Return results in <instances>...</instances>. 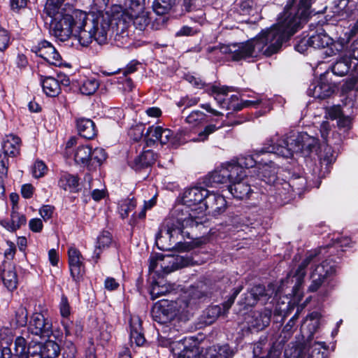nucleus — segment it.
I'll return each instance as SVG.
<instances>
[{"instance_id":"1","label":"nucleus","mask_w":358,"mask_h":358,"mask_svg":"<svg viewBox=\"0 0 358 358\" xmlns=\"http://www.w3.org/2000/svg\"><path fill=\"white\" fill-rule=\"evenodd\" d=\"M206 196L207 189L201 187L185 189L179 194L171 216L164 221L156 236L159 249L170 250L174 247L171 242L178 239V236H182L185 228L199 225L196 223L199 220L197 215H200V207Z\"/></svg>"},{"instance_id":"2","label":"nucleus","mask_w":358,"mask_h":358,"mask_svg":"<svg viewBox=\"0 0 358 358\" xmlns=\"http://www.w3.org/2000/svg\"><path fill=\"white\" fill-rule=\"evenodd\" d=\"M61 5L55 0H48L45 6L44 11L51 19L50 33L61 41L72 36L81 45L88 46L92 43L94 18L88 19L87 12L81 10L64 13Z\"/></svg>"},{"instance_id":"3","label":"nucleus","mask_w":358,"mask_h":358,"mask_svg":"<svg viewBox=\"0 0 358 358\" xmlns=\"http://www.w3.org/2000/svg\"><path fill=\"white\" fill-rule=\"evenodd\" d=\"M289 38L286 33L275 24L245 42L222 45L220 48L209 47L207 52L210 53L219 50L233 61L257 59L278 53Z\"/></svg>"},{"instance_id":"4","label":"nucleus","mask_w":358,"mask_h":358,"mask_svg":"<svg viewBox=\"0 0 358 358\" xmlns=\"http://www.w3.org/2000/svg\"><path fill=\"white\" fill-rule=\"evenodd\" d=\"M322 248L307 252L301 262L287 274V282L293 283L294 294H297L304 282L306 268L310 267V284L308 291L315 292L319 290L326 280L336 273L334 263L327 259L323 260L321 256Z\"/></svg>"},{"instance_id":"5","label":"nucleus","mask_w":358,"mask_h":358,"mask_svg":"<svg viewBox=\"0 0 358 358\" xmlns=\"http://www.w3.org/2000/svg\"><path fill=\"white\" fill-rule=\"evenodd\" d=\"M109 0H91L90 11L87 13L88 19L94 18V28L92 33V42L94 40L102 45L107 43L109 33L113 25L117 24L124 14L121 5H113L109 10L103 11Z\"/></svg>"},{"instance_id":"6","label":"nucleus","mask_w":358,"mask_h":358,"mask_svg":"<svg viewBox=\"0 0 358 358\" xmlns=\"http://www.w3.org/2000/svg\"><path fill=\"white\" fill-rule=\"evenodd\" d=\"M270 147L264 148L262 152H275L276 155L284 158H290L294 154L302 152L308 155L310 152H317L318 140L307 133L292 132L288 135L279 138L278 134L269 138Z\"/></svg>"},{"instance_id":"7","label":"nucleus","mask_w":358,"mask_h":358,"mask_svg":"<svg viewBox=\"0 0 358 358\" xmlns=\"http://www.w3.org/2000/svg\"><path fill=\"white\" fill-rule=\"evenodd\" d=\"M318 315H307L302 326L301 332L303 336L306 330L309 331L306 341L296 348H287L285 350L286 358H299L308 352L309 358H325L327 346L323 342L313 341V333L319 327Z\"/></svg>"},{"instance_id":"8","label":"nucleus","mask_w":358,"mask_h":358,"mask_svg":"<svg viewBox=\"0 0 358 358\" xmlns=\"http://www.w3.org/2000/svg\"><path fill=\"white\" fill-rule=\"evenodd\" d=\"M315 0H288L284 12L276 23L290 38L311 13L310 7Z\"/></svg>"},{"instance_id":"9","label":"nucleus","mask_w":358,"mask_h":358,"mask_svg":"<svg viewBox=\"0 0 358 358\" xmlns=\"http://www.w3.org/2000/svg\"><path fill=\"white\" fill-rule=\"evenodd\" d=\"M357 82V78H353L348 82L343 90H349V92L346 97L342 100L344 108L341 109V106H334L328 109V115L331 119H338L343 114L352 113V109L357 105L358 92L357 90H353Z\"/></svg>"},{"instance_id":"10","label":"nucleus","mask_w":358,"mask_h":358,"mask_svg":"<svg viewBox=\"0 0 358 358\" xmlns=\"http://www.w3.org/2000/svg\"><path fill=\"white\" fill-rule=\"evenodd\" d=\"M190 260L183 256H177L176 257L170 256H164L162 254H156L150 259V271H154L160 266L164 272L168 273L179 268L188 266Z\"/></svg>"},{"instance_id":"11","label":"nucleus","mask_w":358,"mask_h":358,"mask_svg":"<svg viewBox=\"0 0 358 358\" xmlns=\"http://www.w3.org/2000/svg\"><path fill=\"white\" fill-rule=\"evenodd\" d=\"M329 73H322L309 85L307 93L309 96L319 99L329 97L334 92L335 85L330 81Z\"/></svg>"},{"instance_id":"12","label":"nucleus","mask_w":358,"mask_h":358,"mask_svg":"<svg viewBox=\"0 0 358 358\" xmlns=\"http://www.w3.org/2000/svg\"><path fill=\"white\" fill-rule=\"evenodd\" d=\"M227 207V201L224 197L220 194L209 192L207 190V196H205L203 203L200 207V215H197L196 223L203 224L206 222V212L210 208L215 213H223Z\"/></svg>"},{"instance_id":"13","label":"nucleus","mask_w":358,"mask_h":358,"mask_svg":"<svg viewBox=\"0 0 358 358\" xmlns=\"http://www.w3.org/2000/svg\"><path fill=\"white\" fill-rule=\"evenodd\" d=\"M145 135L148 140L152 142L159 141L161 144L173 147H176L178 145L179 139L173 132L169 129L160 126L149 127Z\"/></svg>"},{"instance_id":"14","label":"nucleus","mask_w":358,"mask_h":358,"mask_svg":"<svg viewBox=\"0 0 358 358\" xmlns=\"http://www.w3.org/2000/svg\"><path fill=\"white\" fill-rule=\"evenodd\" d=\"M273 189L275 194L281 197L282 199H288V195L294 190L301 191L303 189L306 185V180L304 178L299 177L287 182L282 179L277 178L272 182Z\"/></svg>"},{"instance_id":"15","label":"nucleus","mask_w":358,"mask_h":358,"mask_svg":"<svg viewBox=\"0 0 358 358\" xmlns=\"http://www.w3.org/2000/svg\"><path fill=\"white\" fill-rule=\"evenodd\" d=\"M38 57H42L48 63L59 66L61 64V57L56 49L47 41H42L31 48Z\"/></svg>"},{"instance_id":"16","label":"nucleus","mask_w":358,"mask_h":358,"mask_svg":"<svg viewBox=\"0 0 358 358\" xmlns=\"http://www.w3.org/2000/svg\"><path fill=\"white\" fill-rule=\"evenodd\" d=\"M274 292L275 290L273 284H269L267 288L260 285H255L247 293L244 303L245 306H253L256 304L257 301L262 300L263 302H265Z\"/></svg>"},{"instance_id":"17","label":"nucleus","mask_w":358,"mask_h":358,"mask_svg":"<svg viewBox=\"0 0 358 358\" xmlns=\"http://www.w3.org/2000/svg\"><path fill=\"white\" fill-rule=\"evenodd\" d=\"M313 48L322 49L330 47L331 54L334 53V48L336 51H340L343 46L338 43H334L332 38L327 34L323 29L318 30L315 34L310 36Z\"/></svg>"},{"instance_id":"18","label":"nucleus","mask_w":358,"mask_h":358,"mask_svg":"<svg viewBox=\"0 0 358 358\" xmlns=\"http://www.w3.org/2000/svg\"><path fill=\"white\" fill-rule=\"evenodd\" d=\"M317 155L320 164V169L317 175L319 177H324L329 172L330 166L336 160L335 152L329 145H323Z\"/></svg>"},{"instance_id":"19","label":"nucleus","mask_w":358,"mask_h":358,"mask_svg":"<svg viewBox=\"0 0 358 358\" xmlns=\"http://www.w3.org/2000/svg\"><path fill=\"white\" fill-rule=\"evenodd\" d=\"M69 264L71 275L74 280H78L83 271L82 255L80 252L75 248H70L68 250Z\"/></svg>"},{"instance_id":"20","label":"nucleus","mask_w":358,"mask_h":358,"mask_svg":"<svg viewBox=\"0 0 358 358\" xmlns=\"http://www.w3.org/2000/svg\"><path fill=\"white\" fill-rule=\"evenodd\" d=\"M224 166L227 171L225 173H227L228 181L230 185L240 180H244L249 177L246 170L235 161L226 162Z\"/></svg>"},{"instance_id":"21","label":"nucleus","mask_w":358,"mask_h":358,"mask_svg":"<svg viewBox=\"0 0 358 358\" xmlns=\"http://www.w3.org/2000/svg\"><path fill=\"white\" fill-rule=\"evenodd\" d=\"M51 322L44 317V315H32L29 322V329L32 334L43 335L51 330Z\"/></svg>"},{"instance_id":"22","label":"nucleus","mask_w":358,"mask_h":358,"mask_svg":"<svg viewBox=\"0 0 358 358\" xmlns=\"http://www.w3.org/2000/svg\"><path fill=\"white\" fill-rule=\"evenodd\" d=\"M269 139L267 140L266 143L264 144V147L262 148L259 150L257 151L256 154L254 155H247L245 157H243L238 159L236 163L238 164H240L242 167H243L246 170V173H248V176H249V174L255 173L256 171H254L255 168H258L257 166H255L256 162L257 160V158L259 157V155L260 154H266L268 153V152H262V150L264 148H268L270 147L271 143L268 142ZM272 154H275V152H271Z\"/></svg>"},{"instance_id":"23","label":"nucleus","mask_w":358,"mask_h":358,"mask_svg":"<svg viewBox=\"0 0 358 358\" xmlns=\"http://www.w3.org/2000/svg\"><path fill=\"white\" fill-rule=\"evenodd\" d=\"M20 143L19 137L13 134L7 135L2 143V155L7 157H16L20 154Z\"/></svg>"},{"instance_id":"24","label":"nucleus","mask_w":358,"mask_h":358,"mask_svg":"<svg viewBox=\"0 0 358 358\" xmlns=\"http://www.w3.org/2000/svg\"><path fill=\"white\" fill-rule=\"evenodd\" d=\"M26 217L23 214H21L15 209L13 206L10 214V220H2L0 221L1 225L6 229L10 231H15L20 229L22 225L26 224Z\"/></svg>"},{"instance_id":"25","label":"nucleus","mask_w":358,"mask_h":358,"mask_svg":"<svg viewBox=\"0 0 358 358\" xmlns=\"http://www.w3.org/2000/svg\"><path fill=\"white\" fill-rule=\"evenodd\" d=\"M248 178L244 180H240L231 184L229 186V191L234 197L238 199H248L252 193Z\"/></svg>"},{"instance_id":"26","label":"nucleus","mask_w":358,"mask_h":358,"mask_svg":"<svg viewBox=\"0 0 358 358\" xmlns=\"http://www.w3.org/2000/svg\"><path fill=\"white\" fill-rule=\"evenodd\" d=\"M76 128L78 134L85 138L92 139L96 135L95 124L90 119L78 118L76 120Z\"/></svg>"},{"instance_id":"27","label":"nucleus","mask_w":358,"mask_h":358,"mask_svg":"<svg viewBox=\"0 0 358 358\" xmlns=\"http://www.w3.org/2000/svg\"><path fill=\"white\" fill-rule=\"evenodd\" d=\"M112 243V236L108 231H103L97 237L95 248L92 256V258L95 262H98L103 251L108 249Z\"/></svg>"},{"instance_id":"28","label":"nucleus","mask_w":358,"mask_h":358,"mask_svg":"<svg viewBox=\"0 0 358 358\" xmlns=\"http://www.w3.org/2000/svg\"><path fill=\"white\" fill-rule=\"evenodd\" d=\"M229 92V88L226 86L213 85L209 89V94L214 97L220 107L227 109H229L231 107L227 99Z\"/></svg>"},{"instance_id":"29","label":"nucleus","mask_w":358,"mask_h":358,"mask_svg":"<svg viewBox=\"0 0 358 358\" xmlns=\"http://www.w3.org/2000/svg\"><path fill=\"white\" fill-rule=\"evenodd\" d=\"M36 350L31 351V347L28 348V350L27 351L26 357H33L35 358H41V354L43 353V350H47L50 351L52 350L51 354H48V357L54 358L57 357L59 355V346L57 343L53 341L47 342L44 347L43 348L41 344H38L36 345Z\"/></svg>"},{"instance_id":"30","label":"nucleus","mask_w":358,"mask_h":358,"mask_svg":"<svg viewBox=\"0 0 358 358\" xmlns=\"http://www.w3.org/2000/svg\"><path fill=\"white\" fill-rule=\"evenodd\" d=\"M2 280L4 285L10 291H13L17 288V277L15 266L11 264L4 265L2 272Z\"/></svg>"},{"instance_id":"31","label":"nucleus","mask_w":358,"mask_h":358,"mask_svg":"<svg viewBox=\"0 0 358 358\" xmlns=\"http://www.w3.org/2000/svg\"><path fill=\"white\" fill-rule=\"evenodd\" d=\"M43 90L45 94L51 97H55L59 94L61 88L57 80L52 76L43 77L40 79Z\"/></svg>"},{"instance_id":"32","label":"nucleus","mask_w":358,"mask_h":358,"mask_svg":"<svg viewBox=\"0 0 358 358\" xmlns=\"http://www.w3.org/2000/svg\"><path fill=\"white\" fill-rule=\"evenodd\" d=\"M234 355V350L227 344H225L208 348L205 357L206 358H232Z\"/></svg>"},{"instance_id":"33","label":"nucleus","mask_w":358,"mask_h":358,"mask_svg":"<svg viewBox=\"0 0 358 358\" xmlns=\"http://www.w3.org/2000/svg\"><path fill=\"white\" fill-rule=\"evenodd\" d=\"M354 6L350 0H339L334 10V16L338 20L349 19L353 15L352 8Z\"/></svg>"},{"instance_id":"34","label":"nucleus","mask_w":358,"mask_h":358,"mask_svg":"<svg viewBox=\"0 0 358 358\" xmlns=\"http://www.w3.org/2000/svg\"><path fill=\"white\" fill-rule=\"evenodd\" d=\"M92 148L88 145H80L74 151L76 163L81 166L90 167Z\"/></svg>"},{"instance_id":"35","label":"nucleus","mask_w":358,"mask_h":358,"mask_svg":"<svg viewBox=\"0 0 358 358\" xmlns=\"http://www.w3.org/2000/svg\"><path fill=\"white\" fill-rule=\"evenodd\" d=\"M254 171H256L255 174L266 183L271 184L277 179L275 176L276 171L273 166V164H259L258 168H255Z\"/></svg>"},{"instance_id":"36","label":"nucleus","mask_w":358,"mask_h":358,"mask_svg":"<svg viewBox=\"0 0 358 358\" xmlns=\"http://www.w3.org/2000/svg\"><path fill=\"white\" fill-rule=\"evenodd\" d=\"M155 161V154L152 150H146L135 158L131 166L136 170H139L152 165Z\"/></svg>"},{"instance_id":"37","label":"nucleus","mask_w":358,"mask_h":358,"mask_svg":"<svg viewBox=\"0 0 358 358\" xmlns=\"http://www.w3.org/2000/svg\"><path fill=\"white\" fill-rule=\"evenodd\" d=\"M122 19L124 22H127V20H131L133 22L134 27L140 31L144 30L150 23V17L148 16V13L145 10L139 12V13H131L130 15Z\"/></svg>"},{"instance_id":"38","label":"nucleus","mask_w":358,"mask_h":358,"mask_svg":"<svg viewBox=\"0 0 358 358\" xmlns=\"http://www.w3.org/2000/svg\"><path fill=\"white\" fill-rule=\"evenodd\" d=\"M79 182L77 176L67 173H62L58 181V185L66 191H76Z\"/></svg>"},{"instance_id":"39","label":"nucleus","mask_w":358,"mask_h":358,"mask_svg":"<svg viewBox=\"0 0 358 358\" xmlns=\"http://www.w3.org/2000/svg\"><path fill=\"white\" fill-rule=\"evenodd\" d=\"M350 68V58L348 57H341L332 65L331 71L334 75L344 76L349 72Z\"/></svg>"},{"instance_id":"40","label":"nucleus","mask_w":358,"mask_h":358,"mask_svg":"<svg viewBox=\"0 0 358 358\" xmlns=\"http://www.w3.org/2000/svg\"><path fill=\"white\" fill-rule=\"evenodd\" d=\"M145 0H124V14L120 19L130 15L131 13H139L144 10Z\"/></svg>"},{"instance_id":"41","label":"nucleus","mask_w":358,"mask_h":358,"mask_svg":"<svg viewBox=\"0 0 358 358\" xmlns=\"http://www.w3.org/2000/svg\"><path fill=\"white\" fill-rule=\"evenodd\" d=\"M99 83L94 78H85L80 80L79 90L81 94L87 96L93 94L99 88Z\"/></svg>"},{"instance_id":"42","label":"nucleus","mask_w":358,"mask_h":358,"mask_svg":"<svg viewBox=\"0 0 358 358\" xmlns=\"http://www.w3.org/2000/svg\"><path fill=\"white\" fill-rule=\"evenodd\" d=\"M226 124L224 122H222L219 126H217L215 124H210L206 126L202 131L199 132V134L190 138V141L192 142H204L208 138V136L215 132L217 129L222 128Z\"/></svg>"},{"instance_id":"43","label":"nucleus","mask_w":358,"mask_h":358,"mask_svg":"<svg viewBox=\"0 0 358 358\" xmlns=\"http://www.w3.org/2000/svg\"><path fill=\"white\" fill-rule=\"evenodd\" d=\"M206 121V115L201 110L192 111L185 118V122L192 127L202 125Z\"/></svg>"},{"instance_id":"44","label":"nucleus","mask_w":358,"mask_h":358,"mask_svg":"<svg viewBox=\"0 0 358 358\" xmlns=\"http://www.w3.org/2000/svg\"><path fill=\"white\" fill-rule=\"evenodd\" d=\"M176 0H155L152 4L153 10L159 15L167 13L173 7Z\"/></svg>"},{"instance_id":"45","label":"nucleus","mask_w":358,"mask_h":358,"mask_svg":"<svg viewBox=\"0 0 358 358\" xmlns=\"http://www.w3.org/2000/svg\"><path fill=\"white\" fill-rule=\"evenodd\" d=\"M179 315H152V320L159 327L175 326V321Z\"/></svg>"},{"instance_id":"46","label":"nucleus","mask_w":358,"mask_h":358,"mask_svg":"<svg viewBox=\"0 0 358 358\" xmlns=\"http://www.w3.org/2000/svg\"><path fill=\"white\" fill-rule=\"evenodd\" d=\"M226 168L224 163L217 168L210 176V180L213 183L222 184L229 182L227 173H225Z\"/></svg>"},{"instance_id":"47","label":"nucleus","mask_w":358,"mask_h":358,"mask_svg":"<svg viewBox=\"0 0 358 358\" xmlns=\"http://www.w3.org/2000/svg\"><path fill=\"white\" fill-rule=\"evenodd\" d=\"M106 159L105 150L101 148H96L92 150L90 167H96L100 166Z\"/></svg>"},{"instance_id":"48","label":"nucleus","mask_w":358,"mask_h":358,"mask_svg":"<svg viewBox=\"0 0 358 358\" xmlns=\"http://www.w3.org/2000/svg\"><path fill=\"white\" fill-rule=\"evenodd\" d=\"M136 207V201L132 199L122 200L119 203L118 212L122 218L128 217L129 212Z\"/></svg>"},{"instance_id":"49","label":"nucleus","mask_w":358,"mask_h":358,"mask_svg":"<svg viewBox=\"0 0 358 358\" xmlns=\"http://www.w3.org/2000/svg\"><path fill=\"white\" fill-rule=\"evenodd\" d=\"M217 319V315H199L196 319V329H202L214 323Z\"/></svg>"},{"instance_id":"50","label":"nucleus","mask_w":358,"mask_h":358,"mask_svg":"<svg viewBox=\"0 0 358 358\" xmlns=\"http://www.w3.org/2000/svg\"><path fill=\"white\" fill-rule=\"evenodd\" d=\"M173 304L168 300L162 299L155 303L152 309V313H170Z\"/></svg>"},{"instance_id":"51","label":"nucleus","mask_w":358,"mask_h":358,"mask_svg":"<svg viewBox=\"0 0 358 358\" xmlns=\"http://www.w3.org/2000/svg\"><path fill=\"white\" fill-rule=\"evenodd\" d=\"M257 317L254 322H252L251 327L257 330H262L267 327L270 322L271 315H256Z\"/></svg>"},{"instance_id":"52","label":"nucleus","mask_w":358,"mask_h":358,"mask_svg":"<svg viewBox=\"0 0 358 358\" xmlns=\"http://www.w3.org/2000/svg\"><path fill=\"white\" fill-rule=\"evenodd\" d=\"M15 353L16 356L23 358L27 355L26 340L22 337H17L15 341Z\"/></svg>"},{"instance_id":"53","label":"nucleus","mask_w":358,"mask_h":358,"mask_svg":"<svg viewBox=\"0 0 358 358\" xmlns=\"http://www.w3.org/2000/svg\"><path fill=\"white\" fill-rule=\"evenodd\" d=\"M239 292L240 289H236L233 294V295L231 296L227 299V301H226L222 304V308L220 306H215L213 313H224L225 312L228 311L231 305L234 303V299Z\"/></svg>"},{"instance_id":"54","label":"nucleus","mask_w":358,"mask_h":358,"mask_svg":"<svg viewBox=\"0 0 358 358\" xmlns=\"http://www.w3.org/2000/svg\"><path fill=\"white\" fill-rule=\"evenodd\" d=\"M310 37L298 38L294 46L295 50L300 53H305L308 49L313 48Z\"/></svg>"},{"instance_id":"55","label":"nucleus","mask_w":358,"mask_h":358,"mask_svg":"<svg viewBox=\"0 0 358 358\" xmlns=\"http://www.w3.org/2000/svg\"><path fill=\"white\" fill-rule=\"evenodd\" d=\"M48 169L46 165L42 161H36L32 167V174L36 178H39L45 174Z\"/></svg>"},{"instance_id":"56","label":"nucleus","mask_w":358,"mask_h":358,"mask_svg":"<svg viewBox=\"0 0 358 358\" xmlns=\"http://www.w3.org/2000/svg\"><path fill=\"white\" fill-rule=\"evenodd\" d=\"M11 43L10 36L8 31L4 29H0V52H4Z\"/></svg>"},{"instance_id":"57","label":"nucleus","mask_w":358,"mask_h":358,"mask_svg":"<svg viewBox=\"0 0 358 358\" xmlns=\"http://www.w3.org/2000/svg\"><path fill=\"white\" fill-rule=\"evenodd\" d=\"M130 342L131 344H136L137 346H141L145 340L142 333V330L129 331Z\"/></svg>"},{"instance_id":"58","label":"nucleus","mask_w":358,"mask_h":358,"mask_svg":"<svg viewBox=\"0 0 358 358\" xmlns=\"http://www.w3.org/2000/svg\"><path fill=\"white\" fill-rule=\"evenodd\" d=\"M169 291L170 290L167 286H161L158 283H156L152 287L150 290V295L152 299H155L161 295L166 294V293L169 292Z\"/></svg>"},{"instance_id":"59","label":"nucleus","mask_w":358,"mask_h":358,"mask_svg":"<svg viewBox=\"0 0 358 358\" xmlns=\"http://www.w3.org/2000/svg\"><path fill=\"white\" fill-rule=\"evenodd\" d=\"M129 323V331L142 330V320L139 315H130Z\"/></svg>"},{"instance_id":"60","label":"nucleus","mask_w":358,"mask_h":358,"mask_svg":"<svg viewBox=\"0 0 358 358\" xmlns=\"http://www.w3.org/2000/svg\"><path fill=\"white\" fill-rule=\"evenodd\" d=\"M198 350L196 348H185L178 355V358H198Z\"/></svg>"},{"instance_id":"61","label":"nucleus","mask_w":358,"mask_h":358,"mask_svg":"<svg viewBox=\"0 0 358 358\" xmlns=\"http://www.w3.org/2000/svg\"><path fill=\"white\" fill-rule=\"evenodd\" d=\"M8 157L0 154V178L6 177L8 173Z\"/></svg>"},{"instance_id":"62","label":"nucleus","mask_w":358,"mask_h":358,"mask_svg":"<svg viewBox=\"0 0 358 358\" xmlns=\"http://www.w3.org/2000/svg\"><path fill=\"white\" fill-rule=\"evenodd\" d=\"M29 229L36 233L41 232L43 229V222L39 218H33L29 222Z\"/></svg>"},{"instance_id":"63","label":"nucleus","mask_w":358,"mask_h":358,"mask_svg":"<svg viewBox=\"0 0 358 358\" xmlns=\"http://www.w3.org/2000/svg\"><path fill=\"white\" fill-rule=\"evenodd\" d=\"M53 211L54 207L50 205H44L41 208L39 213L44 220H48L51 218Z\"/></svg>"},{"instance_id":"64","label":"nucleus","mask_w":358,"mask_h":358,"mask_svg":"<svg viewBox=\"0 0 358 358\" xmlns=\"http://www.w3.org/2000/svg\"><path fill=\"white\" fill-rule=\"evenodd\" d=\"M34 188L30 184H25L22 186L21 194L25 199H29L32 196Z\"/></svg>"}]
</instances>
